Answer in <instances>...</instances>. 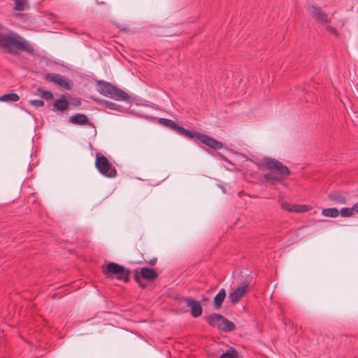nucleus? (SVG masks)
<instances>
[{"label":"nucleus","mask_w":358,"mask_h":358,"mask_svg":"<svg viewBox=\"0 0 358 358\" xmlns=\"http://www.w3.org/2000/svg\"><path fill=\"white\" fill-rule=\"evenodd\" d=\"M134 279L141 288L144 289L147 287V284L142 282V280H141V279H143V278L139 275L138 268H136L134 270Z\"/></svg>","instance_id":"nucleus-26"},{"label":"nucleus","mask_w":358,"mask_h":358,"mask_svg":"<svg viewBox=\"0 0 358 358\" xmlns=\"http://www.w3.org/2000/svg\"><path fill=\"white\" fill-rule=\"evenodd\" d=\"M180 136H185L189 139L193 140L196 143L200 144V139L203 136V134L196 131H189L180 126V128L178 132Z\"/></svg>","instance_id":"nucleus-12"},{"label":"nucleus","mask_w":358,"mask_h":358,"mask_svg":"<svg viewBox=\"0 0 358 358\" xmlns=\"http://www.w3.org/2000/svg\"><path fill=\"white\" fill-rule=\"evenodd\" d=\"M355 205L354 204L352 208H342L339 211V214L341 215L342 217H347L352 215V213H357V208H355Z\"/></svg>","instance_id":"nucleus-27"},{"label":"nucleus","mask_w":358,"mask_h":358,"mask_svg":"<svg viewBox=\"0 0 358 358\" xmlns=\"http://www.w3.org/2000/svg\"><path fill=\"white\" fill-rule=\"evenodd\" d=\"M90 147L91 148V150H92V152H91V155L92 156H95L96 157H104L103 155L101 154V152H99L96 149H93L92 147L91 146V145H90Z\"/></svg>","instance_id":"nucleus-33"},{"label":"nucleus","mask_w":358,"mask_h":358,"mask_svg":"<svg viewBox=\"0 0 358 358\" xmlns=\"http://www.w3.org/2000/svg\"><path fill=\"white\" fill-rule=\"evenodd\" d=\"M98 102L101 105L104 106L105 108L110 109V110H115V111H117L120 113H124L126 111V108H124L122 106L119 105L117 103H115L112 102L108 100L102 99V100L98 101Z\"/></svg>","instance_id":"nucleus-18"},{"label":"nucleus","mask_w":358,"mask_h":358,"mask_svg":"<svg viewBox=\"0 0 358 358\" xmlns=\"http://www.w3.org/2000/svg\"><path fill=\"white\" fill-rule=\"evenodd\" d=\"M157 258L153 257L150 259L149 261H145V263H147L149 266H153L157 264Z\"/></svg>","instance_id":"nucleus-35"},{"label":"nucleus","mask_w":358,"mask_h":358,"mask_svg":"<svg viewBox=\"0 0 358 358\" xmlns=\"http://www.w3.org/2000/svg\"><path fill=\"white\" fill-rule=\"evenodd\" d=\"M241 157H247V156H246L245 155H244V154H241Z\"/></svg>","instance_id":"nucleus-40"},{"label":"nucleus","mask_w":358,"mask_h":358,"mask_svg":"<svg viewBox=\"0 0 358 358\" xmlns=\"http://www.w3.org/2000/svg\"><path fill=\"white\" fill-rule=\"evenodd\" d=\"M56 295H57V294H54V295L52 296V298L55 299L56 297Z\"/></svg>","instance_id":"nucleus-41"},{"label":"nucleus","mask_w":358,"mask_h":358,"mask_svg":"<svg viewBox=\"0 0 358 358\" xmlns=\"http://www.w3.org/2000/svg\"><path fill=\"white\" fill-rule=\"evenodd\" d=\"M0 48L4 52L17 55L20 50L25 51L29 55H34V47L15 31L3 27L0 24Z\"/></svg>","instance_id":"nucleus-1"},{"label":"nucleus","mask_w":358,"mask_h":358,"mask_svg":"<svg viewBox=\"0 0 358 358\" xmlns=\"http://www.w3.org/2000/svg\"><path fill=\"white\" fill-rule=\"evenodd\" d=\"M282 177L279 175L273 174L271 173H264L263 176L264 179L268 182L270 185H275L279 182H282Z\"/></svg>","instance_id":"nucleus-20"},{"label":"nucleus","mask_w":358,"mask_h":358,"mask_svg":"<svg viewBox=\"0 0 358 358\" xmlns=\"http://www.w3.org/2000/svg\"><path fill=\"white\" fill-rule=\"evenodd\" d=\"M160 124L171 129L176 131L177 134L180 128V126L176 124L173 120L166 118L160 117L157 120Z\"/></svg>","instance_id":"nucleus-19"},{"label":"nucleus","mask_w":358,"mask_h":358,"mask_svg":"<svg viewBox=\"0 0 358 358\" xmlns=\"http://www.w3.org/2000/svg\"><path fill=\"white\" fill-rule=\"evenodd\" d=\"M246 159H250L251 161H252V160L251 159V158L247 157Z\"/></svg>","instance_id":"nucleus-43"},{"label":"nucleus","mask_w":358,"mask_h":358,"mask_svg":"<svg viewBox=\"0 0 358 358\" xmlns=\"http://www.w3.org/2000/svg\"><path fill=\"white\" fill-rule=\"evenodd\" d=\"M222 315L219 313H213L207 316L203 317V320L211 327L217 328L218 330L220 323L222 321Z\"/></svg>","instance_id":"nucleus-14"},{"label":"nucleus","mask_w":358,"mask_h":358,"mask_svg":"<svg viewBox=\"0 0 358 358\" xmlns=\"http://www.w3.org/2000/svg\"><path fill=\"white\" fill-rule=\"evenodd\" d=\"M264 163L259 164V168L262 170H268V173L284 177L291 174L289 168L275 158H264Z\"/></svg>","instance_id":"nucleus-4"},{"label":"nucleus","mask_w":358,"mask_h":358,"mask_svg":"<svg viewBox=\"0 0 358 358\" xmlns=\"http://www.w3.org/2000/svg\"><path fill=\"white\" fill-rule=\"evenodd\" d=\"M69 103L74 106H78L81 104V100L79 98H71Z\"/></svg>","instance_id":"nucleus-32"},{"label":"nucleus","mask_w":358,"mask_h":358,"mask_svg":"<svg viewBox=\"0 0 358 358\" xmlns=\"http://www.w3.org/2000/svg\"><path fill=\"white\" fill-rule=\"evenodd\" d=\"M250 292L249 283L247 280L243 282L242 285L234 289L229 294V300L231 304L238 303L246 294Z\"/></svg>","instance_id":"nucleus-8"},{"label":"nucleus","mask_w":358,"mask_h":358,"mask_svg":"<svg viewBox=\"0 0 358 358\" xmlns=\"http://www.w3.org/2000/svg\"><path fill=\"white\" fill-rule=\"evenodd\" d=\"M306 10L308 14L318 23L324 24L329 22L328 15L324 13L320 6L317 5H310L307 7Z\"/></svg>","instance_id":"nucleus-9"},{"label":"nucleus","mask_w":358,"mask_h":358,"mask_svg":"<svg viewBox=\"0 0 358 358\" xmlns=\"http://www.w3.org/2000/svg\"><path fill=\"white\" fill-rule=\"evenodd\" d=\"M311 209V207L308 205L305 204H296L295 205V208L294 209V212L295 213H304L310 210Z\"/></svg>","instance_id":"nucleus-29"},{"label":"nucleus","mask_w":358,"mask_h":358,"mask_svg":"<svg viewBox=\"0 0 358 358\" xmlns=\"http://www.w3.org/2000/svg\"><path fill=\"white\" fill-rule=\"evenodd\" d=\"M138 271L142 278L149 282H153L159 277V273L153 268L143 267Z\"/></svg>","instance_id":"nucleus-11"},{"label":"nucleus","mask_w":358,"mask_h":358,"mask_svg":"<svg viewBox=\"0 0 358 358\" xmlns=\"http://www.w3.org/2000/svg\"><path fill=\"white\" fill-rule=\"evenodd\" d=\"M29 103L31 106H34L36 108L42 107L44 106L45 103L43 100L41 99H31L29 100Z\"/></svg>","instance_id":"nucleus-31"},{"label":"nucleus","mask_w":358,"mask_h":358,"mask_svg":"<svg viewBox=\"0 0 358 358\" xmlns=\"http://www.w3.org/2000/svg\"><path fill=\"white\" fill-rule=\"evenodd\" d=\"M295 208V204L289 203L287 201H283L281 203V208L284 210L288 211V212H294V209Z\"/></svg>","instance_id":"nucleus-30"},{"label":"nucleus","mask_w":358,"mask_h":358,"mask_svg":"<svg viewBox=\"0 0 358 358\" xmlns=\"http://www.w3.org/2000/svg\"><path fill=\"white\" fill-rule=\"evenodd\" d=\"M68 121L69 122L76 125H92L88 117L83 113H76L69 117Z\"/></svg>","instance_id":"nucleus-13"},{"label":"nucleus","mask_w":358,"mask_h":358,"mask_svg":"<svg viewBox=\"0 0 358 358\" xmlns=\"http://www.w3.org/2000/svg\"><path fill=\"white\" fill-rule=\"evenodd\" d=\"M200 143H203L214 150L223 149L228 151L229 153L234 155L238 154L237 152H234L231 149L228 148L227 145H224L221 141L204 134H203V136L200 139Z\"/></svg>","instance_id":"nucleus-6"},{"label":"nucleus","mask_w":358,"mask_h":358,"mask_svg":"<svg viewBox=\"0 0 358 358\" xmlns=\"http://www.w3.org/2000/svg\"><path fill=\"white\" fill-rule=\"evenodd\" d=\"M223 159L228 161L227 157L222 158Z\"/></svg>","instance_id":"nucleus-42"},{"label":"nucleus","mask_w":358,"mask_h":358,"mask_svg":"<svg viewBox=\"0 0 358 358\" xmlns=\"http://www.w3.org/2000/svg\"><path fill=\"white\" fill-rule=\"evenodd\" d=\"M20 100V96L16 93H7L0 96L1 102H16Z\"/></svg>","instance_id":"nucleus-23"},{"label":"nucleus","mask_w":358,"mask_h":358,"mask_svg":"<svg viewBox=\"0 0 358 358\" xmlns=\"http://www.w3.org/2000/svg\"><path fill=\"white\" fill-rule=\"evenodd\" d=\"M322 215L329 217H336L339 215V210L336 208H324Z\"/></svg>","instance_id":"nucleus-24"},{"label":"nucleus","mask_w":358,"mask_h":358,"mask_svg":"<svg viewBox=\"0 0 358 358\" xmlns=\"http://www.w3.org/2000/svg\"><path fill=\"white\" fill-rule=\"evenodd\" d=\"M178 301L185 302L187 306L190 308V313L192 317L196 318L202 315L203 308L199 301L189 296H181Z\"/></svg>","instance_id":"nucleus-7"},{"label":"nucleus","mask_w":358,"mask_h":358,"mask_svg":"<svg viewBox=\"0 0 358 358\" xmlns=\"http://www.w3.org/2000/svg\"><path fill=\"white\" fill-rule=\"evenodd\" d=\"M208 300H209L208 298L203 296V301H208Z\"/></svg>","instance_id":"nucleus-39"},{"label":"nucleus","mask_w":358,"mask_h":358,"mask_svg":"<svg viewBox=\"0 0 358 358\" xmlns=\"http://www.w3.org/2000/svg\"><path fill=\"white\" fill-rule=\"evenodd\" d=\"M328 198L337 204H345L347 202L346 198L340 193H330L328 194Z\"/></svg>","instance_id":"nucleus-22"},{"label":"nucleus","mask_w":358,"mask_h":358,"mask_svg":"<svg viewBox=\"0 0 358 358\" xmlns=\"http://www.w3.org/2000/svg\"><path fill=\"white\" fill-rule=\"evenodd\" d=\"M101 271L106 278L115 279L124 283L130 282L131 271L116 262H108L102 266Z\"/></svg>","instance_id":"nucleus-2"},{"label":"nucleus","mask_w":358,"mask_h":358,"mask_svg":"<svg viewBox=\"0 0 358 358\" xmlns=\"http://www.w3.org/2000/svg\"><path fill=\"white\" fill-rule=\"evenodd\" d=\"M45 79L48 81L52 82L55 84L65 88L66 90H70L72 88L71 81L67 78H64L59 74L48 73L45 76Z\"/></svg>","instance_id":"nucleus-10"},{"label":"nucleus","mask_w":358,"mask_h":358,"mask_svg":"<svg viewBox=\"0 0 358 358\" xmlns=\"http://www.w3.org/2000/svg\"><path fill=\"white\" fill-rule=\"evenodd\" d=\"M355 208H357V213H358V202L355 203Z\"/></svg>","instance_id":"nucleus-37"},{"label":"nucleus","mask_w":358,"mask_h":358,"mask_svg":"<svg viewBox=\"0 0 358 358\" xmlns=\"http://www.w3.org/2000/svg\"><path fill=\"white\" fill-rule=\"evenodd\" d=\"M95 159L96 168L101 175L106 178H115L117 176V170L108 161V158Z\"/></svg>","instance_id":"nucleus-5"},{"label":"nucleus","mask_w":358,"mask_h":358,"mask_svg":"<svg viewBox=\"0 0 358 358\" xmlns=\"http://www.w3.org/2000/svg\"><path fill=\"white\" fill-rule=\"evenodd\" d=\"M235 324L222 315L218 330L224 332H231L236 329Z\"/></svg>","instance_id":"nucleus-17"},{"label":"nucleus","mask_w":358,"mask_h":358,"mask_svg":"<svg viewBox=\"0 0 358 358\" xmlns=\"http://www.w3.org/2000/svg\"><path fill=\"white\" fill-rule=\"evenodd\" d=\"M96 90L101 95L115 101H129V95L120 88L106 80H98L96 83Z\"/></svg>","instance_id":"nucleus-3"},{"label":"nucleus","mask_w":358,"mask_h":358,"mask_svg":"<svg viewBox=\"0 0 358 358\" xmlns=\"http://www.w3.org/2000/svg\"><path fill=\"white\" fill-rule=\"evenodd\" d=\"M212 355L213 357H217L215 353H213ZM219 358H243V357L238 354V352L235 348L230 347L225 352L221 354Z\"/></svg>","instance_id":"nucleus-21"},{"label":"nucleus","mask_w":358,"mask_h":358,"mask_svg":"<svg viewBox=\"0 0 358 358\" xmlns=\"http://www.w3.org/2000/svg\"><path fill=\"white\" fill-rule=\"evenodd\" d=\"M96 3L97 4H104L105 3L103 1H101V2L96 1Z\"/></svg>","instance_id":"nucleus-38"},{"label":"nucleus","mask_w":358,"mask_h":358,"mask_svg":"<svg viewBox=\"0 0 358 358\" xmlns=\"http://www.w3.org/2000/svg\"><path fill=\"white\" fill-rule=\"evenodd\" d=\"M327 29L328 31L331 32L332 34H334L335 36L338 35V31L335 27H331V26H327Z\"/></svg>","instance_id":"nucleus-34"},{"label":"nucleus","mask_w":358,"mask_h":358,"mask_svg":"<svg viewBox=\"0 0 358 358\" xmlns=\"http://www.w3.org/2000/svg\"><path fill=\"white\" fill-rule=\"evenodd\" d=\"M226 290L224 288L220 289L217 294L214 296L213 301V307L215 310H219L221 308L222 303L226 299Z\"/></svg>","instance_id":"nucleus-16"},{"label":"nucleus","mask_w":358,"mask_h":358,"mask_svg":"<svg viewBox=\"0 0 358 358\" xmlns=\"http://www.w3.org/2000/svg\"><path fill=\"white\" fill-rule=\"evenodd\" d=\"M282 181H283L282 182H279V184H281V185L287 187V183L286 182V181L285 180V177H282Z\"/></svg>","instance_id":"nucleus-36"},{"label":"nucleus","mask_w":358,"mask_h":358,"mask_svg":"<svg viewBox=\"0 0 358 358\" xmlns=\"http://www.w3.org/2000/svg\"><path fill=\"white\" fill-rule=\"evenodd\" d=\"M27 0H15V10L18 11H22L28 8Z\"/></svg>","instance_id":"nucleus-28"},{"label":"nucleus","mask_w":358,"mask_h":358,"mask_svg":"<svg viewBox=\"0 0 358 358\" xmlns=\"http://www.w3.org/2000/svg\"><path fill=\"white\" fill-rule=\"evenodd\" d=\"M39 94L41 97L45 100H50L53 99V94L49 90H44L42 87H38L36 90L35 94Z\"/></svg>","instance_id":"nucleus-25"},{"label":"nucleus","mask_w":358,"mask_h":358,"mask_svg":"<svg viewBox=\"0 0 358 358\" xmlns=\"http://www.w3.org/2000/svg\"><path fill=\"white\" fill-rule=\"evenodd\" d=\"M66 94H62L60 99H56L53 103V110L64 111L66 110L69 105V101L66 99Z\"/></svg>","instance_id":"nucleus-15"}]
</instances>
